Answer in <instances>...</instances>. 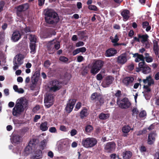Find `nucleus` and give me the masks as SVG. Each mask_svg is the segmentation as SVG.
<instances>
[{"label":"nucleus","mask_w":159,"mask_h":159,"mask_svg":"<svg viewBox=\"0 0 159 159\" xmlns=\"http://www.w3.org/2000/svg\"><path fill=\"white\" fill-rule=\"evenodd\" d=\"M45 20L47 23L55 25L59 22V18L58 14L53 10H45Z\"/></svg>","instance_id":"f257e3e1"},{"label":"nucleus","mask_w":159,"mask_h":159,"mask_svg":"<svg viewBox=\"0 0 159 159\" xmlns=\"http://www.w3.org/2000/svg\"><path fill=\"white\" fill-rule=\"evenodd\" d=\"M24 99L22 98L18 99L14 107L12 109V114L16 116L20 115L24 111Z\"/></svg>","instance_id":"f03ea898"},{"label":"nucleus","mask_w":159,"mask_h":159,"mask_svg":"<svg viewBox=\"0 0 159 159\" xmlns=\"http://www.w3.org/2000/svg\"><path fill=\"white\" fill-rule=\"evenodd\" d=\"M104 64V61L101 60H97L92 63L90 69V73L94 75L101 70Z\"/></svg>","instance_id":"7ed1b4c3"},{"label":"nucleus","mask_w":159,"mask_h":159,"mask_svg":"<svg viewBox=\"0 0 159 159\" xmlns=\"http://www.w3.org/2000/svg\"><path fill=\"white\" fill-rule=\"evenodd\" d=\"M97 139L93 137H89L83 139L81 142L82 146L87 148L94 147L97 143Z\"/></svg>","instance_id":"20e7f679"},{"label":"nucleus","mask_w":159,"mask_h":159,"mask_svg":"<svg viewBox=\"0 0 159 159\" xmlns=\"http://www.w3.org/2000/svg\"><path fill=\"white\" fill-rule=\"evenodd\" d=\"M144 84L148 83V85H144L143 88L144 89L143 93L152 92L151 89L150 87L154 84V81L151 75L146 77V79L143 80Z\"/></svg>","instance_id":"39448f33"},{"label":"nucleus","mask_w":159,"mask_h":159,"mask_svg":"<svg viewBox=\"0 0 159 159\" xmlns=\"http://www.w3.org/2000/svg\"><path fill=\"white\" fill-rule=\"evenodd\" d=\"M29 4L26 3L17 6L15 7V9L16 10V15L19 17V19L22 18L23 12L27 10L29 8Z\"/></svg>","instance_id":"423d86ee"},{"label":"nucleus","mask_w":159,"mask_h":159,"mask_svg":"<svg viewBox=\"0 0 159 159\" xmlns=\"http://www.w3.org/2000/svg\"><path fill=\"white\" fill-rule=\"evenodd\" d=\"M117 103L119 107L122 109H127L129 108L131 104L128 98H125L121 100L117 98Z\"/></svg>","instance_id":"0eeeda50"},{"label":"nucleus","mask_w":159,"mask_h":159,"mask_svg":"<svg viewBox=\"0 0 159 159\" xmlns=\"http://www.w3.org/2000/svg\"><path fill=\"white\" fill-rule=\"evenodd\" d=\"M157 134L156 131H153L148 134L147 143L149 145L153 144L155 143Z\"/></svg>","instance_id":"6e6552de"},{"label":"nucleus","mask_w":159,"mask_h":159,"mask_svg":"<svg viewBox=\"0 0 159 159\" xmlns=\"http://www.w3.org/2000/svg\"><path fill=\"white\" fill-rule=\"evenodd\" d=\"M54 97L51 94H48L44 98L45 105L47 108L51 107L53 104Z\"/></svg>","instance_id":"1a4fd4ad"},{"label":"nucleus","mask_w":159,"mask_h":159,"mask_svg":"<svg viewBox=\"0 0 159 159\" xmlns=\"http://www.w3.org/2000/svg\"><path fill=\"white\" fill-rule=\"evenodd\" d=\"M114 78L110 75L107 76L103 80L102 83V85L103 87H107L112 84Z\"/></svg>","instance_id":"9d476101"},{"label":"nucleus","mask_w":159,"mask_h":159,"mask_svg":"<svg viewBox=\"0 0 159 159\" xmlns=\"http://www.w3.org/2000/svg\"><path fill=\"white\" fill-rule=\"evenodd\" d=\"M116 147V144L113 142H110L105 145L104 149L107 152H111L115 150Z\"/></svg>","instance_id":"9b49d317"},{"label":"nucleus","mask_w":159,"mask_h":159,"mask_svg":"<svg viewBox=\"0 0 159 159\" xmlns=\"http://www.w3.org/2000/svg\"><path fill=\"white\" fill-rule=\"evenodd\" d=\"M76 102L75 99L69 100L65 108V110L67 112L70 113L72 111Z\"/></svg>","instance_id":"f8f14e48"},{"label":"nucleus","mask_w":159,"mask_h":159,"mask_svg":"<svg viewBox=\"0 0 159 159\" xmlns=\"http://www.w3.org/2000/svg\"><path fill=\"white\" fill-rule=\"evenodd\" d=\"M60 82L57 80H53L52 83V87L50 88V90L53 92H55L59 90L61 88Z\"/></svg>","instance_id":"ddd939ff"},{"label":"nucleus","mask_w":159,"mask_h":159,"mask_svg":"<svg viewBox=\"0 0 159 159\" xmlns=\"http://www.w3.org/2000/svg\"><path fill=\"white\" fill-rule=\"evenodd\" d=\"M36 144L34 140H30L25 149V152L26 153L29 154L31 152V150L33 148L35 147Z\"/></svg>","instance_id":"4468645a"},{"label":"nucleus","mask_w":159,"mask_h":159,"mask_svg":"<svg viewBox=\"0 0 159 159\" xmlns=\"http://www.w3.org/2000/svg\"><path fill=\"white\" fill-rule=\"evenodd\" d=\"M134 80L133 77L129 76L125 77L122 80L124 84L126 86H128L131 85Z\"/></svg>","instance_id":"2eb2a0df"},{"label":"nucleus","mask_w":159,"mask_h":159,"mask_svg":"<svg viewBox=\"0 0 159 159\" xmlns=\"http://www.w3.org/2000/svg\"><path fill=\"white\" fill-rule=\"evenodd\" d=\"M127 61V58L125 53L122 54L117 58V62L118 64L123 65Z\"/></svg>","instance_id":"dca6fc26"},{"label":"nucleus","mask_w":159,"mask_h":159,"mask_svg":"<svg viewBox=\"0 0 159 159\" xmlns=\"http://www.w3.org/2000/svg\"><path fill=\"white\" fill-rule=\"evenodd\" d=\"M21 38V34L19 31H15L13 32L11 39L14 42L18 41Z\"/></svg>","instance_id":"f3484780"},{"label":"nucleus","mask_w":159,"mask_h":159,"mask_svg":"<svg viewBox=\"0 0 159 159\" xmlns=\"http://www.w3.org/2000/svg\"><path fill=\"white\" fill-rule=\"evenodd\" d=\"M117 53L116 50L114 48H110L107 49L105 53V56L108 57L114 56Z\"/></svg>","instance_id":"a211bd4d"},{"label":"nucleus","mask_w":159,"mask_h":159,"mask_svg":"<svg viewBox=\"0 0 159 159\" xmlns=\"http://www.w3.org/2000/svg\"><path fill=\"white\" fill-rule=\"evenodd\" d=\"M48 49L51 50L53 48L55 49V50H58L60 48V45L59 42H55L54 40L51 41L49 42V44L48 46Z\"/></svg>","instance_id":"6ab92c4d"},{"label":"nucleus","mask_w":159,"mask_h":159,"mask_svg":"<svg viewBox=\"0 0 159 159\" xmlns=\"http://www.w3.org/2000/svg\"><path fill=\"white\" fill-rule=\"evenodd\" d=\"M124 21L127 20L130 17V11L127 9L124 10L121 13Z\"/></svg>","instance_id":"aec40b11"},{"label":"nucleus","mask_w":159,"mask_h":159,"mask_svg":"<svg viewBox=\"0 0 159 159\" xmlns=\"http://www.w3.org/2000/svg\"><path fill=\"white\" fill-rule=\"evenodd\" d=\"M13 63L14 65L13 67V69L14 70H16L18 68L19 66L22 63L21 58L19 57L17 59V61L16 60H13Z\"/></svg>","instance_id":"412c9836"},{"label":"nucleus","mask_w":159,"mask_h":159,"mask_svg":"<svg viewBox=\"0 0 159 159\" xmlns=\"http://www.w3.org/2000/svg\"><path fill=\"white\" fill-rule=\"evenodd\" d=\"M20 136L16 134L13 135L11 139V141L12 144H19L20 142Z\"/></svg>","instance_id":"4be33fe9"},{"label":"nucleus","mask_w":159,"mask_h":159,"mask_svg":"<svg viewBox=\"0 0 159 159\" xmlns=\"http://www.w3.org/2000/svg\"><path fill=\"white\" fill-rule=\"evenodd\" d=\"M86 50V49L85 47L77 48L73 51V55L75 56L80 52L84 53Z\"/></svg>","instance_id":"5701e85b"},{"label":"nucleus","mask_w":159,"mask_h":159,"mask_svg":"<svg viewBox=\"0 0 159 159\" xmlns=\"http://www.w3.org/2000/svg\"><path fill=\"white\" fill-rule=\"evenodd\" d=\"M35 155L33 156L36 159H40L43 156L42 152L40 149H38L34 153Z\"/></svg>","instance_id":"b1692460"},{"label":"nucleus","mask_w":159,"mask_h":159,"mask_svg":"<svg viewBox=\"0 0 159 159\" xmlns=\"http://www.w3.org/2000/svg\"><path fill=\"white\" fill-rule=\"evenodd\" d=\"M36 44L33 43H30L29 44L30 48V53L33 54L36 52Z\"/></svg>","instance_id":"393cba45"},{"label":"nucleus","mask_w":159,"mask_h":159,"mask_svg":"<svg viewBox=\"0 0 159 159\" xmlns=\"http://www.w3.org/2000/svg\"><path fill=\"white\" fill-rule=\"evenodd\" d=\"M132 154L129 151H126L122 153L123 157L124 159H129L131 157Z\"/></svg>","instance_id":"a878e982"},{"label":"nucleus","mask_w":159,"mask_h":159,"mask_svg":"<svg viewBox=\"0 0 159 159\" xmlns=\"http://www.w3.org/2000/svg\"><path fill=\"white\" fill-rule=\"evenodd\" d=\"M39 74L37 72H35L33 75L34 76L36 75L34 77H33L32 78L31 82L33 85H35L38 81L39 76Z\"/></svg>","instance_id":"bb28decb"},{"label":"nucleus","mask_w":159,"mask_h":159,"mask_svg":"<svg viewBox=\"0 0 159 159\" xmlns=\"http://www.w3.org/2000/svg\"><path fill=\"white\" fill-rule=\"evenodd\" d=\"M88 115L87 110L86 108H84L80 112V117L82 119L87 116Z\"/></svg>","instance_id":"cd10ccee"},{"label":"nucleus","mask_w":159,"mask_h":159,"mask_svg":"<svg viewBox=\"0 0 159 159\" xmlns=\"http://www.w3.org/2000/svg\"><path fill=\"white\" fill-rule=\"evenodd\" d=\"M47 124L48 123L47 121H45L41 123L40 126V129L43 131L47 130L48 129Z\"/></svg>","instance_id":"c85d7f7f"},{"label":"nucleus","mask_w":159,"mask_h":159,"mask_svg":"<svg viewBox=\"0 0 159 159\" xmlns=\"http://www.w3.org/2000/svg\"><path fill=\"white\" fill-rule=\"evenodd\" d=\"M146 65L144 60L139 62V67L136 68V71L138 72L140 71L141 70V69Z\"/></svg>","instance_id":"c756f323"},{"label":"nucleus","mask_w":159,"mask_h":159,"mask_svg":"<svg viewBox=\"0 0 159 159\" xmlns=\"http://www.w3.org/2000/svg\"><path fill=\"white\" fill-rule=\"evenodd\" d=\"M138 36L139 38L142 39L140 41L142 43L147 41L148 37V36L147 34L142 35L139 34Z\"/></svg>","instance_id":"7c9ffc66"},{"label":"nucleus","mask_w":159,"mask_h":159,"mask_svg":"<svg viewBox=\"0 0 159 159\" xmlns=\"http://www.w3.org/2000/svg\"><path fill=\"white\" fill-rule=\"evenodd\" d=\"M110 117V114L109 113L105 114L101 113L99 115V118L100 120H105L109 118Z\"/></svg>","instance_id":"2f4dec72"},{"label":"nucleus","mask_w":159,"mask_h":159,"mask_svg":"<svg viewBox=\"0 0 159 159\" xmlns=\"http://www.w3.org/2000/svg\"><path fill=\"white\" fill-rule=\"evenodd\" d=\"M47 141L46 140L44 139L41 141L39 145V148L40 150H43L46 148Z\"/></svg>","instance_id":"473e14b6"},{"label":"nucleus","mask_w":159,"mask_h":159,"mask_svg":"<svg viewBox=\"0 0 159 159\" xmlns=\"http://www.w3.org/2000/svg\"><path fill=\"white\" fill-rule=\"evenodd\" d=\"M142 72L145 74H147L151 71V69L150 67L148 66L147 65H146L144 67L141 69Z\"/></svg>","instance_id":"72a5a7b5"},{"label":"nucleus","mask_w":159,"mask_h":159,"mask_svg":"<svg viewBox=\"0 0 159 159\" xmlns=\"http://www.w3.org/2000/svg\"><path fill=\"white\" fill-rule=\"evenodd\" d=\"M130 127L129 125H125L122 128V131L124 133H129L130 130Z\"/></svg>","instance_id":"f704fd0d"},{"label":"nucleus","mask_w":159,"mask_h":159,"mask_svg":"<svg viewBox=\"0 0 159 159\" xmlns=\"http://www.w3.org/2000/svg\"><path fill=\"white\" fill-rule=\"evenodd\" d=\"M36 36L35 35L30 34L29 39L30 41V43H35L36 42L37 39Z\"/></svg>","instance_id":"c9c22d12"},{"label":"nucleus","mask_w":159,"mask_h":159,"mask_svg":"<svg viewBox=\"0 0 159 159\" xmlns=\"http://www.w3.org/2000/svg\"><path fill=\"white\" fill-rule=\"evenodd\" d=\"M132 115L133 116H136L137 118L138 115L139 113V111L136 107H134L132 110Z\"/></svg>","instance_id":"e433bc0d"},{"label":"nucleus","mask_w":159,"mask_h":159,"mask_svg":"<svg viewBox=\"0 0 159 159\" xmlns=\"http://www.w3.org/2000/svg\"><path fill=\"white\" fill-rule=\"evenodd\" d=\"M144 60V57L142 54H139L135 58V61L136 62H139L140 61H143Z\"/></svg>","instance_id":"4c0bfd02"},{"label":"nucleus","mask_w":159,"mask_h":159,"mask_svg":"<svg viewBox=\"0 0 159 159\" xmlns=\"http://www.w3.org/2000/svg\"><path fill=\"white\" fill-rule=\"evenodd\" d=\"M93 129V127L90 125H87L85 127V131L87 133H90Z\"/></svg>","instance_id":"58836bf2"},{"label":"nucleus","mask_w":159,"mask_h":159,"mask_svg":"<svg viewBox=\"0 0 159 159\" xmlns=\"http://www.w3.org/2000/svg\"><path fill=\"white\" fill-rule=\"evenodd\" d=\"M59 60L60 61L64 63L68 61L69 60L68 58L64 56H61L60 57Z\"/></svg>","instance_id":"ea45409f"},{"label":"nucleus","mask_w":159,"mask_h":159,"mask_svg":"<svg viewBox=\"0 0 159 159\" xmlns=\"http://www.w3.org/2000/svg\"><path fill=\"white\" fill-rule=\"evenodd\" d=\"M91 98L92 100H94L96 98L99 99L98 93L96 92L93 93L91 95Z\"/></svg>","instance_id":"a19ab883"},{"label":"nucleus","mask_w":159,"mask_h":159,"mask_svg":"<svg viewBox=\"0 0 159 159\" xmlns=\"http://www.w3.org/2000/svg\"><path fill=\"white\" fill-rule=\"evenodd\" d=\"M88 8L90 10L97 11L98 9L97 7L94 5H90L88 6Z\"/></svg>","instance_id":"79ce46f5"},{"label":"nucleus","mask_w":159,"mask_h":159,"mask_svg":"<svg viewBox=\"0 0 159 159\" xmlns=\"http://www.w3.org/2000/svg\"><path fill=\"white\" fill-rule=\"evenodd\" d=\"M153 50L155 52V54L157 55L158 52V46L157 43L156 44H154L153 46Z\"/></svg>","instance_id":"37998d69"},{"label":"nucleus","mask_w":159,"mask_h":159,"mask_svg":"<svg viewBox=\"0 0 159 159\" xmlns=\"http://www.w3.org/2000/svg\"><path fill=\"white\" fill-rule=\"evenodd\" d=\"M143 95L145 96V98L147 100L149 99L151 97V92H148V93H143Z\"/></svg>","instance_id":"c03bdc74"},{"label":"nucleus","mask_w":159,"mask_h":159,"mask_svg":"<svg viewBox=\"0 0 159 159\" xmlns=\"http://www.w3.org/2000/svg\"><path fill=\"white\" fill-rule=\"evenodd\" d=\"M139 150L141 152H146L147 151V148L143 145L140 146L139 148Z\"/></svg>","instance_id":"a18cd8bd"},{"label":"nucleus","mask_w":159,"mask_h":159,"mask_svg":"<svg viewBox=\"0 0 159 159\" xmlns=\"http://www.w3.org/2000/svg\"><path fill=\"white\" fill-rule=\"evenodd\" d=\"M51 64L50 61L49 60H47L45 61L44 63V66L45 67L48 68Z\"/></svg>","instance_id":"49530a36"},{"label":"nucleus","mask_w":159,"mask_h":159,"mask_svg":"<svg viewBox=\"0 0 159 159\" xmlns=\"http://www.w3.org/2000/svg\"><path fill=\"white\" fill-rule=\"evenodd\" d=\"M85 34L86 33L84 31H80L78 32V35L80 36L82 38H84Z\"/></svg>","instance_id":"de8ad7c7"},{"label":"nucleus","mask_w":159,"mask_h":159,"mask_svg":"<svg viewBox=\"0 0 159 159\" xmlns=\"http://www.w3.org/2000/svg\"><path fill=\"white\" fill-rule=\"evenodd\" d=\"M146 115V113L145 111H141L139 114V117L140 118H143Z\"/></svg>","instance_id":"09e8293b"},{"label":"nucleus","mask_w":159,"mask_h":159,"mask_svg":"<svg viewBox=\"0 0 159 159\" xmlns=\"http://www.w3.org/2000/svg\"><path fill=\"white\" fill-rule=\"evenodd\" d=\"M149 25V23L148 21H144L142 23V27L143 29L146 28Z\"/></svg>","instance_id":"8fccbe9b"},{"label":"nucleus","mask_w":159,"mask_h":159,"mask_svg":"<svg viewBox=\"0 0 159 159\" xmlns=\"http://www.w3.org/2000/svg\"><path fill=\"white\" fill-rule=\"evenodd\" d=\"M59 129L61 131L66 132L67 131L66 127L63 125H61Z\"/></svg>","instance_id":"3c124183"},{"label":"nucleus","mask_w":159,"mask_h":159,"mask_svg":"<svg viewBox=\"0 0 159 159\" xmlns=\"http://www.w3.org/2000/svg\"><path fill=\"white\" fill-rule=\"evenodd\" d=\"M96 79L99 81L102 80L103 79L102 75L100 73L98 74L96 76Z\"/></svg>","instance_id":"603ef678"},{"label":"nucleus","mask_w":159,"mask_h":159,"mask_svg":"<svg viewBox=\"0 0 159 159\" xmlns=\"http://www.w3.org/2000/svg\"><path fill=\"white\" fill-rule=\"evenodd\" d=\"M119 40L117 35L116 34L115 36V38L111 40V42L112 43H116Z\"/></svg>","instance_id":"864d4df0"},{"label":"nucleus","mask_w":159,"mask_h":159,"mask_svg":"<svg viewBox=\"0 0 159 159\" xmlns=\"http://www.w3.org/2000/svg\"><path fill=\"white\" fill-rule=\"evenodd\" d=\"M121 94H122L120 90H117L115 94V96L116 97L118 98H119V97H120L121 96Z\"/></svg>","instance_id":"5fc2aeb1"},{"label":"nucleus","mask_w":159,"mask_h":159,"mask_svg":"<svg viewBox=\"0 0 159 159\" xmlns=\"http://www.w3.org/2000/svg\"><path fill=\"white\" fill-rule=\"evenodd\" d=\"M24 31L26 33L31 32V30H30V27L29 26H26L24 29Z\"/></svg>","instance_id":"6e6d98bb"},{"label":"nucleus","mask_w":159,"mask_h":159,"mask_svg":"<svg viewBox=\"0 0 159 159\" xmlns=\"http://www.w3.org/2000/svg\"><path fill=\"white\" fill-rule=\"evenodd\" d=\"M41 118V116L39 115H36L34 118V122H36L38 121L39 119Z\"/></svg>","instance_id":"4d7b16f0"},{"label":"nucleus","mask_w":159,"mask_h":159,"mask_svg":"<svg viewBox=\"0 0 159 159\" xmlns=\"http://www.w3.org/2000/svg\"><path fill=\"white\" fill-rule=\"evenodd\" d=\"M48 46V53L49 54H53L54 52H55V49L54 48H52L51 49V50H50L48 49V46Z\"/></svg>","instance_id":"13d9d810"},{"label":"nucleus","mask_w":159,"mask_h":159,"mask_svg":"<svg viewBox=\"0 0 159 159\" xmlns=\"http://www.w3.org/2000/svg\"><path fill=\"white\" fill-rule=\"evenodd\" d=\"M84 45V43L82 41H79L76 44V47H79L80 46H83Z\"/></svg>","instance_id":"bf43d9fd"},{"label":"nucleus","mask_w":159,"mask_h":159,"mask_svg":"<svg viewBox=\"0 0 159 159\" xmlns=\"http://www.w3.org/2000/svg\"><path fill=\"white\" fill-rule=\"evenodd\" d=\"M84 59L83 57L82 56H79L77 57V61L78 62L82 61Z\"/></svg>","instance_id":"052dcab7"},{"label":"nucleus","mask_w":159,"mask_h":159,"mask_svg":"<svg viewBox=\"0 0 159 159\" xmlns=\"http://www.w3.org/2000/svg\"><path fill=\"white\" fill-rule=\"evenodd\" d=\"M57 130L54 127H50L49 129V131L51 133H55Z\"/></svg>","instance_id":"680f3d73"},{"label":"nucleus","mask_w":159,"mask_h":159,"mask_svg":"<svg viewBox=\"0 0 159 159\" xmlns=\"http://www.w3.org/2000/svg\"><path fill=\"white\" fill-rule=\"evenodd\" d=\"M146 61L148 62H150L152 61L153 59L152 57H146Z\"/></svg>","instance_id":"e2e57ef3"},{"label":"nucleus","mask_w":159,"mask_h":159,"mask_svg":"<svg viewBox=\"0 0 159 159\" xmlns=\"http://www.w3.org/2000/svg\"><path fill=\"white\" fill-rule=\"evenodd\" d=\"M38 5L39 6H41L43 5L45 0H38Z\"/></svg>","instance_id":"0e129e2a"},{"label":"nucleus","mask_w":159,"mask_h":159,"mask_svg":"<svg viewBox=\"0 0 159 159\" xmlns=\"http://www.w3.org/2000/svg\"><path fill=\"white\" fill-rule=\"evenodd\" d=\"M50 32H48L46 33V34L44 35V38H49L51 37L52 36Z\"/></svg>","instance_id":"69168bd1"},{"label":"nucleus","mask_w":159,"mask_h":159,"mask_svg":"<svg viewBox=\"0 0 159 159\" xmlns=\"http://www.w3.org/2000/svg\"><path fill=\"white\" fill-rule=\"evenodd\" d=\"M77 133V131L75 129H72L70 132V134L71 136H73L75 135Z\"/></svg>","instance_id":"338daca9"},{"label":"nucleus","mask_w":159,"mask_h":159,"mask_svg":"<svg viewBox=\"0 0 159 159\" xmlns=\"http://www.w3.org/2000/svg\"><path fill=\"white\" fill-rule=\"evenodd\" d=\"M154 159H159V152L157 151L156 152L154 155Z\"/></svg>","instance_id":"774afa93"}]
</instances>
